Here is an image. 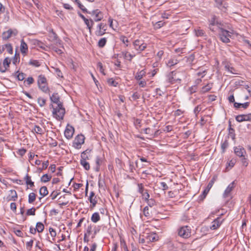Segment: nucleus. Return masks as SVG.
I'll return each mask as SVG.
<instances>
[{
    "label": "nucleus",
    "instance_id": "32",
    "mask_svg": "<svg viewBox=\"0 0 251 251\" xmlns=\"http://www.w3.org/2000/svg\"><path fill=\"white\" fill-rule=\"evenodd\" d=\"M33 44L35 45H36L37 46L39 47V48L45 49V46L43 43H42L41 41L38 40H34L33 41Z\"/></svg>",
    "mask_w": 251,
    "mask_h": 251
},
{
    "label": "nucleus",
    "instance_id": "15",
    "mask_svg": "<svg viewBox=\"0 0 251 251\" xmlns=\"http://www.w3.org/2000/svg\"><path fill=\"white\" fill-rule=\"evenodd\" d=\"M20 50L22 54H26L28 51L27 45L23 39L21 41Z\"/></svg>",
    "mask_w": 251,
    "mask_h": 251
},
{
    "label": "nucleus",
    "instance_id": "54",
    "mask_svg": "<svg viewBox=\"0 0 251 251\" xmlns=\"http://www.w3.org/2000/svg\"><path fill=\"white\" fill-rule=\"evenodd\" d=\"M195 33L197 36H204L205 35L204 31L200 29H198L197 30H195Z\"/></svg>",
    "mask_w": 251,
    "mask_h": 251
},
{
    "label": "nucleus",
    "instance_id": "58",
    "mask_svg": "<svg viewBox=\"0 0 251 251\" xmlns=\"http://www.w3.org/2000/svg\"><path fill=\"white\" fill-rule=\"evenodd\" d=\"M92 227L93 226L90 224L89 225L87 228H86V232L84 234H87L88 236H90V235L92 233Z\"/></svg>",
    "mask_w": 251,
    "mask_h": 251
},
{
    "label": "nucleus",
    "instance_id": "18",
    "mask_svg": "<svg viewBox=\"0 0 251 251\" xmlns=\"http://www.w3.org/2000/svg\"><path fill=\"white\" fill-rule=\"evenodd\" d=\"M220 219L218 218L214 220L212 223L210 228L212 229H216L221 226L222 222L220 221Z\"/></svg>",
    "mask_w": 251,
    "mask_h": 251
},
{
    "label": "nucleus",
    "instance_id": "19",
    "mask_svg": "<svg viewBox=\"0 0 251 251\" xmlns=\"http://www.w3.org/2000/svg\"><path fill=\"white\" fill-rule=\"evenodd\" d=\"M38 86L39 89L43 92L50 95V90L49 87L48 86L47 83H45V84L38 85Z\"/></svg>",
    "mask_w": 251,
    "mask_h": 251
},
{
    "label": "nucleus",
    "instance_id": "9",
    "mask_svg": "<svg viewBox=\"0 0 251 251\" xmlns=\"http://www.w3.org/2000/svg\"><path fill=\"white\" fill-rule=\"evenodd\" d=\"M235 119L238 122L251 121V113L237 115L236 116Z\"/></svg>",
    "mask_w": 251,
    "mask_h": 251
},
{
    "label": "nucleus",
    "instance_id": "31",
    "mask_svg": "<svg viewBox=\"0 0 251 251\" xmlns=\"http://www.w3.org/2000/svg\"><path fill=\"white\" fill-rule=\"evenodd\" d=\"M36 229L39 233L42 232L44 229V225L41 222H37L36 225Z\"/></svg>",
    "mask_w": 251,
    "mask_h": 251
},
{
    "label": "nucleus",
    "instance_id": "21",
    "mask_svg": "<svg viewBox=\"0 0 251 251\" xmlns=\"http://www.w3.org/2000/svg\"><path fill=\"white\" fill-rule=\"evenodd\" d=\"M217 21V17L216 16H213L212 18H211V20L210 21V24L209 28L210 30H211L213 32H215L216 30L214 27H212L213 26L216 25V22Z\"/></svg>",
    "mask_w": 251,
    "mask_h": 251
},
{
    "label": "nucleus",
    "instance_id": "50",
    "mask_svg": "<svg viewBox=\"0 0 251 251\" xmlns=\"http://www.w3.org/2000/svg\"><path fill=\"white\" fill-rule=\"evenodd\" d=\"M36 209L34 207H32L30 209H29L26 211V215H32L34 216L35 215Z\"/></svg>",
    "mask_w": 251,
    "mask_h": 251
},
{
    "label": "nucleus",
    "instance_id": "28",
    "mask_svg": "<svg viewBox=\"0 0 251 251\" xmlns=\"http://www.w3.org/2000/svg\"><path fill=\"white\" fill-rule=\"evenodd\" d=\"M178 63V61L175 58H171L169 60L168 62L166 63L167 66L168 67L171 68L174 65L177 64Z\"/></svg>",
    "mask_w": 251,
    "mask_h": 251
},
{
    "label": "nucleus",
    "instance_id": "46",
    "mask_svg": "<svg viewBox=\"0 0 251 251\" xmlns=\"http://www.w3.org/2000/svg\"><path fill=\"white\" fill-rule=\"evenodd\" d=\"M3 46H4V47H5L7 51L9 53L12 54V53H13V48H12V46L11 44H10V43L6 44H5V45H4Z\"/></svg>",
    "mask_w": 251,
    "mask_h": 251
},
{
    "label": "nucleus",
    "instance_id": "26",
    "mask_svg": "<svg viewBox=\"0 0 251 251\" xmlns=\"http://www.w3.org/2000/svg\"><path fill=\"white\" fill-rule=\"evenodd\" d=\"M14 75L15 76H16V77L18 80L22 81L25 79L26 75L25 73H22V72L19 73V71H17V72H16L15 73Z\"/></svg>",
    "mask_w": 251,
    "mask_h": 251
},
{
    "label": "nucleus",
    "instance_id": "8",
    "mask_svg": "<svg viewBox=\"0 0 251 251\" xmlns=\"http://www.w3.org/2000/svg\"><path fill=\"white\" fill-rule=\"evenodd\" d=\"M75 132L74 128L72 126L68 125L64 131V135L68 139H71Z\"/></svg>",
    "mask_w": 251,
    "mask_h": 251
},
{
    "label": "nucleus",
    "instance_id": "33",
    "mask_svg": "<svg viewBox=\"0 0 251 251\" xmlns=\"http://www.w3.org/2000/svg\"><path fill=\"white\" fill-rule=\"evenodd\" d=\"M36 195L34 193H30L28 195V201L29 203H33L36 200Z\"/></svg>",
    "mask_w": 251,
    "mask_h": 251
},
{
    "label": "nucleus",
    "instance_id": "51",
    "mask_svg": "<svg viewBox=\"0 0 251 251\" xmlns=\"http://www.w3.org/2000/svg\"><path fill=\"white\" fill-rule=\"evenodd\" d=\"M211 88H212V84H207L205 86H204L203 87H202V91L203 93L208 92L210 90Z\"/></svg>",
    "mask_w": 251,
    "mask_h": 251
},
{
    "label": "nucleus",
    "instance_id": "2",
    "mask_svg": "<svg viewBox=\"0 0 251 251\" xmlns=\"http://www.w3.org/2000/svg\"><path fill=\"white\" fill-rule=\"evenodd\" d=\"M178 235L184 239L188 238L191 236V229L187 226L180 227L178 229Z\"/></svg>",
    "mask_w": 251,
    "mask_h": 251
},
{
    "label": "nucleus",
    "instance_id": "42",
    "mask_svg": "<svg viewBox=\"0 0 251 251\" xmlns=\"http://www.w3.org/2000/svg\"><path fill=\"white\" fill-rule=\"evenodd\" d=\"M228 147V142L227 139L225 140V141L222 143L221 145V149L222 150V152L224 153L226 151V149Z\"/></svg>",
    "mask_w": 251,
    "mask_h": 251
},
{
    "label": "nucleus",
    "instance_id": "12",
    "mask_svg": "<svg viewBox=\"0 0 251 251\" xmlns=\"http://www.w3.org/2000/svg\"><path fill=\"white\" fill-rule=\"evenodd\" d=\"M147 244L154 242L158 240V236L154 233H148L146 235Z\"/></svg>",
    "mask_w": 251,
    "mask_h": 251
},
{
    "label": "nucleus",
    "instance_id": "48",
    "mask_svg": "<svg viewBox=\"0 0 251 251\" xmlns=\"http://www.w3.org/2000/svg\"><path fill=\"white\" fill-rule=\"evenodd\" d=\"M10 62H11L10 59L8 57H6L3 60V66L5 68H6V69H7V68H8L9 67Z\"/></svg>",
    "mask_w": 251,
    "mask_h": 251
},
{
    "label": "nucleus",
    "instance_id": "49",
    "mask_svg": "<svg viewBox=\"0 0 251 251\" xmlns=\"http://www.w3.org/2000/svg\"><path fill=\"white\" fill-rule=\"evenodd\" d=\"M127 162L129 166V171L130 172H133L134 170H136V167L134 166L133 162H131L130 160H128Z\"/></svg>",
    "mask_w": 251,
    "mask_h": 251
},
{
    "label": "nucleus",
    "instance_id": "41",
    "mask_svg": "<svg viewBox=\"0 0 251 251\" xmlns=\"http://www.w3.org/2000/svg\"><path fill=\"white\" fill-rule=\"evenodd\" d=\"M51 178V176H49L48 174H45L44 175L41 177V181L43 182H47L49 181Z\"/></svg>",
    "mask_w": 251,
    "mask_h": 251
},
{
    "label": "nucleus",
    "instance_id": "52",
    "mask_svg": "<svg viewBox=\"0 0 251 251\" xmlns=\"http://www.w3.org/2000/svg\"><path fill=\"white\" fill-rule=\"evenodd\" d=\"M119 39L120 41H121L123 43L125 44L126 47L128 46V44L126 43H127L129 42V41L128 39L126 38V37L124 35H121L120 36Z\"/></svg>",
    "mask_w": 251,
    "mask_h": 251
},
{
    "label": "nucleus",
    "instance_id": "39",
    "mask_svg": "<svg viewBox=\"0 0 251 251\" xmlns=\"http://www.w3.org/2000/svg\"><path fill=\"white\" fill-rule=\"evenodd\" d=\"M106 42H107L106 38H101L99 41L98 45L100 48H102L105 46Z\"/></svg>",
    "mask_w": 251,
    "mask_h": 251
},
{
    "label": "nucleus",
    "instance_id": "44",
    "mask_svg": "<svg viewBox=\"0 0 251 251\" xmlns=\"http://www.w3.org/2000/svg\"><path fill=\"white\" fill-rule=\"evenodd\" d=\"M104 157H101L97 156L96 157V163L97 166H100L102 164V163L104 161Z\"/></svg>",
    "mask_w": 251,
    "mask_h": 251
},
{
    "label": "nucleus",
    "instance_id": "45",
    "mask_svg": "<svg viewBox=\"0 0 251 251\" xmlns=\"http://www.w3.org/2000/svg\"><path fill=\"white\" fill-rule=\"evenodd\" d=\"M20 54L16 52L13 59V64H14V65H16L17 63H19L20 62Z\"/></svg>",
    "mask_w": 251,
    "mask_h": 251
},
{
    "label": "nucleus",
    "instance_id": "36",
    "mask_svg": "<svg viewBox=\"0 0 251 251\" xmlns=\"http://www.w3.org/2000/svg\"><path fill=\"white\" fill-rule=\"evenodd\" d=\"M146 72L144 70H141V71L137 73L135 75V79L136 80H140L143 76L145 75Z\"/></svg>",
    "mask_w": 251,
    "mask_h": 251
},
{
    "label": "nucleus",
    "instance_id": "13",
    "mask_svg": "<svg viewBox=\"0 0 251 251\" xmlns=\"http://www.w3.org/2000/svg\"><path fill=\"white\" fill-rule=\"evenodd\" d=\"M18 198L17 194L15 190H11L9 191V194L6 197V200L7 201H15Z\"/></svg>",
    "mask_w": 251,
    "mask_h": 251
},
{
    "label": "nucleus",
    "instance_id": "43",
    "mask_svg": "<svg viewBox=\"0 0 251 251\" xmlns=\"http://www.w3.org/2000/svg\"><path fill=\"white\" fill-rule=\"evenodd\" d=\"M195 59V56L194 54H191L187 58V62L190 65L194 64V61Z\"/></svg>",
    "mask_w": 251,
    "mask_h": 251
},
{
    "label": "nucleus",
    "instance_id": "27",
    "mask_svg": "<svg viewBox=\"0 0 251 251\" xmlns=\"http://www.w3.org/2000/svg\"><path fill=\"white\" fill-rule=\"evenodd\" d=\"M47 83V80L46 77L42 75H40L38 76L37 84H45Z\"/></svg>",
    "mask_w": 251,
    "mask_h": 251
},
{
    "label": "nucleus",
    "instance_id": "1",
    "mask_svg": "<svg viewBox=\"0 0 251 251\" xmlns=\"http://www.w3.org/2000/svg\"><path fill=\"white\" fill-rule=\"evenodd\" d=\"M50 99L52 103L57 105L56 109H53L52 111L53 116L58 121L63 120L65 114V109L63 107V102L60 100V98L58 93L54 92L51 95H50Z\"/></svg>",
    "mask_w": 251,
    "mask_h": 251
},
{
    "label": "nucleus",
    "instance_id": "25",
    "mask_svg": "<svg viewBox=\"0 0 251 251\" xmlns=\"http://www.w3.org/2000/svg\"><path fill=\"white\" fill-rule=\"evenodd\" d=\"M250 105L249 102H246L244 103H241L238 102H234V106L236 108H240L241 107L243 108L244 109H246Z\"/></svg>",
    "mask_w": 251,
    "mask_h": 251
},
{
    "label": "nucleus",
    "instance_id": "20",
    "mask_svg": "<svg viewBox=\"0 0 251 251\" xmlns=\"http://www.w3.org/2000/svg\"><path fill=\"white\" fill-rule=\"evenodd\" d=\"M97 13L95 15V17L94 19V22H99L101 21L103 18V15L102 12H101L100 10L98 11H96Z\"/></svg>",
    "mask_w": 251,
    "mask_h": 251
},
{
    "label": "nucleus",
    "instance_id": "61",
    "mask_svg": "<svg viewBox=\"0 0 251 251\" xmlns=\"http://www.w3.org/2000/svg\"><path fill=\"white\" fill-rule=\"evenodd\" d=\"M13 231L16 234L17 236L21 237H23V233L21 230L13 228Z\"/></svg>",
    "mask_w": 251,
    "mask_h": 251
},
{
    "label": "nucleus",
    "instance_id": "62",
    "mask_svg": "<svg viewBox=\"0 0 251 251\" xmlns=\"http://www.w3.org/2000/svg\"><path fill=\"white\" fill-rule=\"evenodd\" d=\"M140 98V95L138 92L134 93L132 95V98L133 100H136Z\"/></svg>",
    "mask_w": 251,
    "mask_h": 251
},
{
    "label": "nucleus",
    "instance_id": "29",
    "mask_svg": "<svg viewBox=\"0 0 251 251\" xmlns=\"http://www.w3.org/2000/svg\"><path fill=\"white\" fill-rule=\"evenodd\" d=\"M32 132H35L37 134H43L44 133L43 129L39 126L35 125L34 128L32 130Z\"/></svg>",
    "mask_w": 251,
    "mask_h": 251
},
{
    "label": "nucleus",
    "instance_id": "55",
    "mask_svg": "<svg viewBox=\"0 0 251 251\" xmlns=\"http://www.w3.org/2000/svg\"><path fill=\"white\" fill-rule=\"evenodd\" d=\"M29 64L31 65L32 66L35 67H39L40 66V64L38 60H31L29 62Z\"/></svg>",
    "mask_w": 251,
    "mask_h": 251
},
{
    "label": "nucleus",
    "instance_id": "64",
    "mask_svg": "<svg viewBox=\"0 0 251 251\" xmlns=\"http://www.w3.org/2000/svg\"><path fill=\"white\" fill-rule=\"evenodd\" d=\"M143 213L144 215L146 217H150V213L149 211V208L148 206H145L143 209Z\"/></svg>",
    "mask_w": 251,
    "mask_h": 251
},
{
    "label": "nucleus",
    "instance_id": "60",
    "mask_svg": "<svg viewBox=\"0 0 251 251\" xmlns=\"http://www.w3.org/2000/svg\"><path fill=\"white\" fill-rule=\"evenodd\" d=\"M138 192L141 194L144 193L145 190L144 188V186H143V184L142 183L138 184Z\"/></svg>",
    "mask_w": 251,
    "mask_h": 251
},
{
    "label": "nucleus",
    "instance_id": "53",
    "mask_svg": "<svg viewBox=\"0 0 251 251\" xmlns=\"http://www.w3.org/2000/svg\"><path fill=\"white\" fill-rule=\"evenodd\" d=\"M107 82L109 85L116 87L118 84V82H116L113 78H110L107 80Z\"/></svg>",
    "mask_w": 251,
    "mask_h": 251
},
{
    "label": "nucleus",
    "instance_id": "57",
    "mask_svg": "<svg viewBox=\"0 0 251 251\" xmlns=\"http://www.w3.org/2000/svg\"><path fill=\"white\" fill-rule=\"evenodd\" d=\"M52 50L59 55H62L63 53V51L61 49H58L56 47H53Z\"/></svg>",
    "mask_w": 251,
    "mask_h": 251
},
{
    "label": "nucleus",
    "instance_id": "5",
    "mask_svg": "<svg viewBox=\"0 0 251 251\" xmlns=\"http://www.w3.org/2000/svg\"><path fill=\"white\" fill-rule=\"evenodd\" d=\"M85 139V138L83 135L81 134L77 135L73 141V146L76 149H80L81 145L84 143Z\"/></svg>",
    "mask_w": 251,
    "mask_h": 251
},
{
    "label": "nucleus",
    "instance_id": "38",
    "mask_svg": "<svg viewBox=\"0 0 251 251\" xmlns=\"http://www.w3.org/2000/svg\"><path fill=\"white\" fill-rule=\"evenodd\" d=\"M37 103L40 107H43L46 103V100L42 97H39L37 99Z\"/></svg>",
    "mask_w": 251,
    "mask_h": 251
},
{
    "label": "nucleus",
    "instance_id": "16",
    "mask_svg": "<svg viewBox=\"0 0 251 251\" xmlns=\"http://www.w3.org/2000/svg\"><path fill=\"white\" fill-rule=\"evenodd\" d=\"M85 25H87V28L89 30V32L91 33V30L93 27V26L94 24V20L92 19H88L85 18L83 20Z\"/></svg>",
    "mask_w": 251,
    "mask_h": 251
},
{
    "label": "nucleus",
    "instance_id": "34",
    "mask_svg": "<svg viewBox=\"0 0 251 251\" xmlns=\"http://www.w3.org/2000/svg\"><path fill=\"white\" fill-rule=\"evenodd\" d=\"M225 68L226 71L229 72L231 74H237V73L235 72V69L233 67H230L228 64L225 65Z\"/></svg>",
    "mask_w": 251,
    "mask_h": 251
},
{
    "label": "nucleus",
    "instance_id": "17",
    "mask_svg": "<svg viewBox=\"0 0 251 251\" xmlns=\"http://www.w3.org/2000/svg\"><path fill=\"white\" fill-rule=\"evenodd\" d=\"M228 138L230 137L233 140L235 139V134L234 129L231 127V122L229 121Z\"/></svg>",
    "mask_w": 251,
    "mask_h": 251
},
{
    "label": "nucleus",
    "instance_id": "3",
    "mask_svg": "<svg viewBox=\"0 0 251 251\" xmlns=\"http://www.w3.org/2000/svg\"><path fill=\"white\" fill-rule=\"evenodd\" d=\"M133 45L134 49L139 51V53H141L142 51L144 50L147 46V44L144 42V40L140 39L135 40L133 43Z\"/></svg>",
    "mask_w": 251,
    "mask_h": 251
},
{
    "label": "nucleus",
    "instance_id": "6",
    "mask_svg": "<svg viewBox=\"0 0 251 251\" xmlns=\"http://www.w3.org/2000/svg\"><path fill=\"white\" fill-rule=\"evenodd\" d=\"M176 71L170 72L167 74L166 75L167 82L172 84L176 82L180 83L181 80L180 78L176 77Z\"/></svg>",
    "mask_w": 251,
    "mask_h": 251
},
{
    "label": "nucleus",
    "instance_id": "11",
    "mask_svg": "<svg viewBox=\"0 0 251 251\" xmlns=\"http://www.w3.org/2000/svg\"><path fill=\"white\" fill-rule=\"evenodd\" d=\"M235 154L239 157H244V154L246 153L245 149L242 146L235 147L234 148Z\"/></svg>",
    "mask_w": 251,
    "mask_h": 251
},
{
    "label": "nucleus",
    "instance_id": "59",
    "mask_svg": "<svg viewBox=\"0 0 251 251\" xmlns=\"http://www.w3.org/2000/svg\"><path fill=\"white\" fill-rule=\"evenodd\" d=\"M142 196L143 199H145V201H147L148 199H149L150 195L148 193L147 190H145L144 193L142 194Z\"/></svg>",
    "mask_w": 251,
    "mask_h": 251
},
{
    "label": "nucleus",
    "instance_id": "22",
    "mask_svg": "<svg viewBox=\"0 0 251 251\" xmlns=\"http://www.w3.org/2000/svg\"><path fill=\"white\" fill-rule=\"evenodd\" d=\"M24 180L25 181V183L27 185H29L30 187H33L34 186V183L31 179V176L28 174H26L24 178Z\"/></svg>",
    "mask_w": 251,
    "mask_h": 251
},
{
    "label": "nucleus",
    "instance_id": "14",
    "mask_svg": "<svg viewBox=\"0 0 251 251\" xmlns=\"http://www.w3.org/2000/svg\"><path fill=\"white\" fill-rule=\"evenodd\" d=\"M13 34L16 35L17 34V32L14 33V31L11 29H9L8 30L3 32L2 34V39L3 40H6L8 39L12 36Z\"/></svg>",
    "mask_w": 251,
    "mask_h": 251
},
{
    "label": "nucleus",
    "instance_id": "40",
    "mask_svg": "<svg viewBox=\"0 0 251 251\" xmlns=\"http://www.w3.org/2000/svg\"><path fill=\"white\" fill-rule=\"evenodd\" d=\"M80 163L86 170L88 171L90 169V164L86 161L80 160Z\"/></svg>",
    "mask_w": 251,
    "mask_h": 251
},
{
    "label": "nucleus",
    "instance_id": "56",
    "mask_svg": "<svg viewBox=\"0 0 251 251\" xmlns=\"http://www.w3.org/2000/svg\"><path fill=\"white\" fill-rule=\"evenodd\" d=\"M98 68L99 69L100 72L103 75H105L104 73V70L103 68L102 64L101 62H99L97 64Z\"/></svg>",
    "mask_w": 251,
    "mask_h": 251
},
{
    "label": "nucleus",
    "instance_id": "24",
    "mask_svg": "<svg viewBox=\"0 0 251 251\" xmlns=\"http://www.w3.org/2000/svg\"><path fill=\"white\" fill-rule=\"evenodd\" d=\"M39 194L42 197L39 198V200H41L42 197H44L47 196L48 194V190L47 189V187L46 186H42L40 188L39 190Z\"/></svg>",
    "mask_w": 251,
    "mask_h": 251
},
{
    "label": "nucleus",
    "instance_id": "63",
    "mask_svg": "<svg viewBox=\"0 0 251 251\" xmlns=\"http://www.w3.org/2000/svg\"><path fill=\"white\" fill-rule=\"evenodd\" d=\"M77 5L78 7L83 11V12H87V9L83 5L81 4L80 1L79 2Z\"/></svg>",
    "mask_w": 251,
    "mask_h": 251
},
{
    "label": "nucleus",
    "instance_id": "7",
    "mask_svg": "<svg viewBox=\"0 0 251 251\" xmlns=\"http://www.w3.org/2000/svg\"><path fill=\"white\" fill-rule=\"evenodd\" d=\"M107 25L106 23H101L97 25V30L95 32V35L98 36H101L105 33Z\"/></svg>",
    "mask_w": 251,
    "mask_h": 251
},
{
    "label": "nucleus",
    "instance_id": "37",
    "mask_svg": "<svg viewBox=\"0 0 251 251\" xmlns=\"http://www.w3.org/2000/svg\"><path fill=\"white\" fill-rule=\"evenodd\" d=\"M215 1L219 8H226V4L223 3L224 1L223 0H215Z\"/></svg>",
    "mask_w": 251,
    "mask_h": 251
},
{
    "label": "nucleus",
    "instance_id": "23",
    "mask_svg": "<svg viewBox=\"0 0 251 251\" xmlns=\"http://www.w3.org/2000/svg\"><path fill=\"white\" fill-rule=\"evenodd\" d=\"M122 53L124 57L129 61H131L132 58L135 56V55H133L127 51H122Z\"/></svg>",
    "mask_w": 251,
    "mask_h": 251
},
{
    "label": "nucleus",
    "instance_id": "35",
    "mask_svg": "<svg viewBox=\"0 0 251 251\" xmlns=\"http://www.w3.org/2000/svg\"><path fill=\"white\" fill-rule=\"evenodd\" d=\"M144 132L145 134L148 135L149 137L147 138L151 139V136L152 135L153 130L150 127L146 128L144 129Z\"/></svg>",
    "mask_w": 251,
    "mask_h": 251
},
{
    "label": "nucleus",
    "instance_id": "47",
    "mask_svg": "<svg viewBox=\"0 0 251 251\" xmlns=\"http://www.w3.org/2000/svg\"><path fill=\"white\" fill-rule=\"evenodd\" d=\"M89 200L91 203L90 207L92 208H94L97 203L96 197H95L94 198H89Z\"/></svg>",
    "mask_w": 251,
    "mask_h": 251
},
{
    "label": "nucleus",
    "instance_id": "10",
    "mask_svg": "<svg viewBox=\"0 0 251 251\" xmlns=\"http://www.w3.org/2000/svg\"><path fill=\"white\" fill-rule=\"evenodd\" d=\"M235 184L236 183L235 181H233L228 185L223 194L224 198H226L229 196L231 192L235 188Z\"/></svg>",
    "mask_w": 251,
    "mask_h": 251
},
{
    "label": "nucleus",
    "instance_id": "30",
    "mask_svg": "<svg viewBox=\"0 0 251 251\" xmlns=\"http://www.w3.org/2000/svg\"><path fill=\"white\" fill-rule=\"evenodd\" d=\"M91 221L96 223L100 220V216L98 212H95L93 213L91 217Z\"/></svg>",
    "mask_w": 251,
    "mask_h": 251
},
{
    "label": "nucleus",
    "instance_id": "4",
    "mask_svg": "<svg viewBox=\"0 0 251 251\" xmlns=\"http://www.w3.org/2000/svg\"><path fill=\"white\" fill-rule=\"evenodd\" d=\"M219 36L221 40L225 43H227L230 42L229 37H231L229 34V32L223 28H220V31L219 33Z\"/></svg>",
    "mask_w": 251,
    "mask_h": 251
}]
</instances>
